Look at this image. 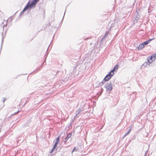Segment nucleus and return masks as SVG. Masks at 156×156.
<instances>
[{"mask_svg":"<svg viewBox=\"0 0 156 156\" xmlns=\"http://www.w3.org/2000/svg\"><path fill=\"white\" fill-rule=\"evenodd\" d=\"M71 136V133H69L67 136V137L65 138V142H66L70 138Z\"/></svg>","mask_w":156,"mask_h":156,"instance_id":"1a4fd4ad","label":"nucleus"},{"mask_svg":"<svg viewBox=\"0 0 156 156\" xmlns=\"http://www.w3.org/2000/svg\"><path fill=\"white\" fill-rule=\"evenodd\" d=\"M5 25L6 26V24H4V25H3V27H5Z\"/></svg>","mask_w":156,"mask_h":156,"instance_id":"4be33fe9","label":"nucleus"},{"mask_svg":"<svg viewBox=\"0 0 156 156\" xmlns=\"http://www.w3.org/2000/svg\"><path fill=\"white\" fill-rule=\"evenodd\" d=\"M18 112H17L16 113H14V114L15 115V114H16Z\"/></svg>","mask_w":156,"mask_h":156,"instance_id":"5701e85b","label":"nucleus"},{"mask_svg":"<svg viewBox=\"0 0 156 156\" xmlns=\"http://www.w3.org/2000/svg\"><path fill=\"white\" fill-rule=\"evenodd\" d=\"M3 102H4V101H5V100H6V99L5 98H3Z\"/></svg>","mask_w":156,"mask_h":156,"instance_id":"6ab92c4d","label":"nucleus"},{"mask_svg":"<svg viewBox=\"0 0 156 156\" xmlns=\"http://www.w3.org/2000/svg\"><path fill=\"white\" fill-rule=\"evenodd\" d=\"M39 1V0H33V1H32L35 4L37 2H38V1Z\"/></svg>","mask_w":156,"mask_h":156,"instance_id":"dca6fc26","label":"nucleus"},{"mask_svg":"<svg viewBox=\"0 0 156 156\" xmlns=\"http://www.w3.org/2000/svg\"><path fill=\"white\" fill-rule=\"evenodd\" d=\"M83 111V109L82 108H79L75 112L76 115L74 117H76L78 115L80 114V113L82 112Z\"/></svg>","mask_w":156,"mask_h":156,"instance_id":"20e7f679","label":"nucleus"},{"mask_svg":"<svg viewBox=\"0 0 156 156\" xmlns=\"http://www.w3.org/2000/svg\"><path fill=\"white\" fill-rule=\"evenodd\" d=\"M59 138L60 136H58L57 138H56L54 140V142H55V144L54 145V147L53 149L52 150V151H51V153L54 150L55 148V147H57V145L59 143Z\"/></svg>","mask_w":156,"mask_h":156,"instance_id":"7ed1b4c3","label":"nucleus"},{"mask_svg":"<svg viewBox=\"0 0 156 156\" xmlns=\"http://www.w3.org/2000/svg\"><path fill=\"white\" fill-rule=\"evenodd\" d=\"M5 22V20H4V22H2V24H4V22Z\"/></svg>","mask_w":156,"mask_h":156,"instance_id":"aec40b11","label":"nucleus"},{"mask_svg":"<svg viewBox=\"0 0 156 156\" xmlns=\"http://www.w3.org/2000/svg\"><path fill=\"white\" fill-rule=\"evenodd\" d=\"M147 62L148 63V65H149L150 64L152 63V62H153V61H152V60L150 59L148 57L147 58Z\"/></svg>","mask_w":156,"mask_h":156,"instance_id":"4468645a","label":"nucleus"},{"mask_svg":"<svg viewBox=\"0 0 156 156\" xmlns=\"http://www.w3.org/2000/svg\"><path fill=\"white\" fill-rule=\"evenodd\" d=\"M153 39L152 38L151 39H150L149 40H148L145 42H144L142 43L144 44V46L145 45H147L151 40H153Z\"/></svg>","mask_w":156,"mask_h":156,"instance_id":"423d86ee","label":"nucleus"},{"mask_svg":"<svg viewBox=\"0 0 156 156\" xmlns=\"http://www.w3.org/2000/svg\"><path fill=\"white\" fill-rule=\"evenodd\" d=\"M111 78V76L107 75L104 79L106 81H108Z\"/></svg>","mask_w":156,"mask_h":156,"instance_id":"9b49d317","label":"nucleus"},{"mask_svg":"<svg viewBox=\"0 0 156 156\" xmlns=\"http://www.w3.org/2000/svg\"><path fill=\"white\" fill-rule=\"evenodd\" d=\"M131 128H130V129L128 130V132H127L124 135L122 138H124L126 136H127L128 135L129 133H130L131 131Z\"/></svg>","mask_w":156,"mask_h":156,"instance_id":"6e6552de","label":"nucleus"},{"mask_svg":"<svg viewBox=\"0 0 156 156\" xmlns=\"http://www.w3.org/2000/svg\"><path fill=\"white\" fill-rule=\"evenodd\" d=\"M148 58H149L150 59L152 60V61H153L156 58V54H153L150 57H148Z\"/></svg>","mask_w":156,"mask_h":156,"instance_id":"39448f33","label":"nucleus"},{"mask_svg":"<svg viewBox=\"0 0 156 156\" xmlns=\"http://www.w3.org/2000/svg\"><path fill=\"white\" fill-rule=\"evenodd\" d=\"M77 151V150H76V147H74L73 150L72 151V153L73 151Z\"/></svg>","mask_w":156,"mask_h":156,"instance_id":"f3484780","label":"nucleus"},{"mask_svg":"<svg viewBox=\"0 0 156 156\" xmlns=\"http://www.w3.org/2000/svg\"><path fill=\"white\" fill-rule=\"evenodd\" d=\"M114 75V72L111 71L107 75H108L109 76H111V77H112Z\"/></svg>","mask_w":156,"mask_h":156,"instance_id":"ddd939ff","label":"nucleus"},{"mask_svg":"<svg viewBox=\"0 0 156 156\" xmlns=\"http://www.w3.org/2000/svg\"><path fill=\"white\" fill-rule=\"evenodd\" d=\"M118 68V65H115L113 68V69L111 70L113 72L115 71V69H117Z\"/></svg>","mask_w":156,"mask_h":156,"instance_id":"f8f14e48","label":"nucleus"},{"mask_svg":"<svg viewBox=\"0 0 156 156\" xmlns=\"http://www.w3.org/2000/svg\"><path fill=\"white\" fill-rule=\"evenodd\" d=\"M144 47V45L142 43L141 44H140L139 47L138 48V50H140L142 49Z\"/></svg>","mask_w":156,"mask_h":156,"instance_id":"0eeeda50","label":"nucleus"},{"mask_svg":"<svg viewBox=\"0 0 156 156\" xmlns=\"http://www.w3.org/2000/svg\"><path fill=\"white\" fill-rule=\"evenodd\" d=\"M147 64V62H145L144 63L143 66H146Z\"/></svg>","mask_w":156,"mask_h":156,"instance_id":"a211bd4d","label":"nucleus"},{"mask_svg":"<svg viewBox=\"0 0 156 156\" xmlns=\"http://www.w3.org/2000/svg\"><path fill=\"white\" fill-rule=\"evenodd\" d=\"M35 6V4L32 1V2L30 3V2L29 1L27 3L26 6L24 8L22 12H24L27 10L28 9H31L34 8Z\"/></svg>","mask_w":156,"mask_h":156,"instance_id":"f03ea898","label":"nucleus"},{"mask_svg":"<svg viewBox=\"0 0 156 156\" xmlns=\"http://www.w3.org/2000/svg\"><path fill=\"white\" fill-rule=\"evenodd\" d=\"M106 81L105 80V79H104L102 81V82L100 83V85L101 86H102V85H103L104 84V83Z\"/></svg>","mask_w":156,"mask_h":156,"instance_id":"2eb2a0df","label":"nucleus"},{"mask_svg":"<svg viewBox=\"0 0 156 156\" xmlns=\"http://www.w3.org/2000/svg\"><path fill=\"white\" fill-rule=\"evenodd\" d=\"M3 38H2V42H3Z\"/></svg>","mask_w":156,"mask_h":156,"instance_id":"412c9836","label":"nucleus"},{"mask_svg":"<svg viewBox=\"0 0 156 156\" xmlns=\"http://www.w3.org/2000/svg\"><path fill=\"white\" fill-rule=\"evenodd\" d=\"M108 34V31H107L105 35L103 36L102 39L101 41H102L103 40L105 39L107 37V36Z\"/></svg>","mask_w":156,"mask_h":156,"instance_id":"9d476101","label":"nucleus"},{"mask_svg":"<svg viewBox=\"0 0 156 156\" xmlns=\"http://www.w3.org/2000/svg\"><path fill=\"white\" fill-rule=\"evenodd\" d=\"M105 87L106 89V91L108 93H109L112 89V85L111 82H108L105 84Z\"/></svg>","mask_w":156,"mask_h":156,"instance_id":"f257e3e1","label":"nucleus"}]
</instances>
